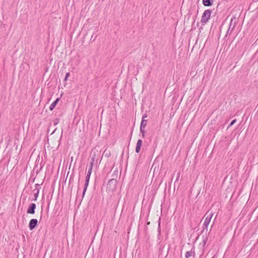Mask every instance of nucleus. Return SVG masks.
<instances>
[{"instance_id":"412c9836","label":"nucleus","mask_w":258,"mask_h":258,"mask_svg":"<svg viewBox=\"0 0 258 258\" xmlns=\"http://www.w3.org/2000/svg\"><path fill=\"white\" fill-rule=\"evenodd\" d=\"M58 122H55L54 123V125H56V124H57Z\"/></svg>"},{"instance_id":"dca6fc26","label":"nucleus","mask_w":258,"mask_h":258,"mask_svg":"<svg viewBox=\"0 0 258 258\" xmlns=\"http://www.w3.org/2000/svg\"><path fill=\"white\" fill-rule=\"evenodd\" d=\"M40 184L38 183H37L35 185V188L33 190V192H36L37 190H40V187H39Z\"/></svg>"},{"instance_id":"6ab92c4d","label":"nucleus","mask_w":258,"mask_h":258,"mask_svg":"<svg viewBox=\"0 0 258 258\" xmlns=\"http://www.w3.org/2000/svg\"><path fill=\"white\" fill-rule=\"evenodd\" d=\"M179 177H180V172H178L177 173V177H176V180H175V182L176 181H178L179 179Z\"/></svg>"},{"instance_id":"f8f14e48","label":"nucleus","mask_w":258,"mask_h":258,"mask_svg":"<svg viewBox=\"0 0 258 258\" xmlns=\"http://www.w3.org/2000/svg\"><path fill=\"white\" fill-rule=\"evenodd\" d=\"M233 22V19H231V21H230V24H229V29L227 32V34L228 33H231V32L233 31V30L235 28V22L234 23L233 25V26H232V28H231V26H232V23Z\"/></svg>"},{"instance_id":"6e6552de","label":"nucleus","mask_w":258,"mask_h":258,"mask_svg":"<svg viewBox=\"0 0 258 258\" xmlns=\"http://www.w3.org/2000/svg\"><path fill=\"white\" fill-rule=\"evenodd\" d=\"M90 178V177H86L85 183V185H84V189H83V194H82L83 198L84 197L85 192L87 190V187H88V186L89 184V182Z\"/></svg>"},{"instance_id":"0eeeda50","label":"nucleus","mask_w":258,"mask_h":258,"mask_svg":"<svg viewBox=\"0 0 258 258\" xmlns=\"http://www.w3.org/2000/svg\"><path fill=\"white\" fill-rule=\"evenodd\" d=\"M94 158H92L91 159V161L90 163L89 168L88 169V172H87V175L86 177H90V176H91V174L92 173V168H93V166L94 165Z\"/></svg>"},{"instance_id":"20e7f679","label":"nucleus","mask_w":258,"mask_h":258,"mask_svg":"<svg viewBox=\"0 0 258 258\" xmlns=\"http://www.w3.org/2000/svg\"><path fill=\"white\" fill-rule=\"evenodd\" d=\"M213 215V214L212 213L207 215V216L205 220L204 224H203L204 227L207 228V227L211 221V218H212Z\"/></svg>"},{"instance_id":"9d476101","label":"nucleus","mask_w":258,"mask_h":258,"mask_svg":"<svg viewBox=\"0 0 258 258\" xmlns=\"http://www.w3.org/2000/svg\"><path fill=\"white\" fill-rule=\"evenodd\" d=\"M142 144V140L141 139L138 140L137 141V143L136 148V152L137 153H139L140 152Z\"/></svg>"},{"instance_id":"a211bd4d","label":"nucleus","mask_w":258,"mask_h":258,"mask_svg":"<svg viewBox=\"0 0 258 258\" xmlns=\"http://www.w3.org/2000/svg\"><path fill=\"white\" fill-rule=\"evenodd\" d=\"M69 76H70V73H66V76H65V78H64V81H67V80L68 78L69 77Z\"/></svg>"},{"instance_id":"39448f33","label":"nucleus","mask_w":258,"mask_h":258,"mask_svg":"<svg viewBox=\"0 0 258 258\" xmlns=\"http://www.w3.org/2000/svg\"><path fill=\"white\" fill-rule=\"evenodd\" d=\"M38 221L36 219H32L29 223V228L30 230H32L37 225Z\"/></svg>"},{"instance_id":"aec40b11","label":"nucleus","mask_w":258,"mask_h":258,"mask_svg":"<svg viewBox=\"0 0 258 258\" xmlns=\"http://www.w3.org/2000/svg\"><path fill=\"white\" fill-rule=\"evenodd\" d=\"M147 117V114L145 113L143 114V115L142 116V119H145Z\"/></svg>"},{"instance_id":"f257e3e1","label":"nucleus","mask_w":258,"mask_h":258,"mask_svg":"<svg viewBox=\"0 0 258 258\" xmlns=\"http://www.w3.org/2000/svg\"><path fill=\"white\" fill-rule=\"evenodd\" d=\"M211 14H212L211 10H209V9L205 10L202 16V18H201V23L202 24H205V23H207L208 21V20H209V19L211 17Z\"/></svg>"},{"instance_id":"423d86ee","label":"nucleus","mask_w":258,"mask_h":258,"mask_svg":"<svg viewBox=\"0 0 258 258\" xmlns=\"http://www.w3.org/2000/svg\"><path fill=\"white\" fill-rule=\"evenodd\" d=\"M36 206L34 203H31L29 206L27 210V213L30 214H34L35 213V210Z\"/></svg>"},{"instance_id":"2eb2a0df","label":"nucleus","mask_w":258,"mask_h":258,"mask_svg":"<svg viewBox=\"0 0 258 258\" xmlns=\"http://www.w3.org/2000/svg\"><path fill=\"white\" fill-rule=\"evenodd\" d=\"M192 254V252L191 251H187L185 252V256L186 258H188L189 257H190Z\"/></svg>"},{"instance_id":"4468645a","label":"nucleus","mask_w":258,"mask_h":258,"mask_svg":"<svg viewBox=\"0 0 258 258\" xmlns=\"http://www.w3.org/2000/svg\"><path fill=\"white\" fill-rule=\"evenodd\" d=\"M39 190H37L36 191V192H34V199H33L34 201H36L37 200V199L38 197V195H39Z\"/></svg>"},{"instance_id":"f3484780","label":"nucleus","mask_w":258,"mask_h":258,"mask_svg":"<svg viewBox=\"0 0 258 258\" xmlns=\"http://www.w3.org/2000/svg\"><path fill=\"white\" fill-rule=\"evenodd\" d=\"M236 119H234V120H233L230 123L228 127H229L230 126L233 125L236 122Z\"/></svg>"},{"instance_id":"9b49d317","label":"nucleus","mask_w":258,"mask_h":258,"mask_svg":"<svg viewBox=\"0 0 258 258\" xmlns=\"http://www.w3.org/2000/svg\"><path fill=\"white\" fill-rule=\"evenodd\" d=\"M59 100H60V98H57L54 101H53L51 103V104L49 106L50 110L52 111L54 108L55 106L57 105V104L59 102Z\"/></svg>"},{"instance_id":"4be33fe9","label":"nucleus","mask_w":258,"mask_h":258,"mask_svg":"<svg viewBox=\"0 0 258 258\" xmlns=\"http://www.w3.org/2000/svg\"><path fill=\"white\" fill-rule=\"evenodd\" d=\"M233 25V24H232V26H231V28H232Z\"/></svg>"},{"instance_id":"ddd939ff","label":"nucleus","mask_w":258,"mask_h":258,"mask_svg":"<svg viewBox=\"0 0 258 258\" xmlns=\"http://www.w3.org/2000/svg\"><path fill=\"white\" fill-rule=\"evenodd\" d=\"M158 239L160 238V235H161V221H160V218L159 219L158 221Z\"/></svg>"},{"instance_id":"7ed1b4c3","label":"nucleus","mask_w":258,"mask_h":258,"mask_svg":"<svg viewBox=\"0 0 258 258\" xmlns=\"http://www.w3.org/2000/svg\"><path fill=\"white\" fill-rule=\"evenodd\" d=\"M116 184H117L116 180H115L114 179H111L108 182L107 188H110L111 190H113L116 188Z\"/></svg>"},{"instance_id":"1a4fd4ad","label":"nucleus","mask_w":258,"mask_h":258,"mask_svg":"<svg viewBox=\"0 0 258 258\" xmlns=\"http://www.w3.org/2000/svg\"><path fill=\"white\" fill-rule=\"evenodd\" d=\"M203 4L206 7H210L213 5L214 0H203Z\"/></svg>"},{"instance_id":"f03ea898","label":"nucleus","mask_w":258,"mask_h":258,"mask_svg":"<svg viewBox=\"0 0 258 258\" xmlns=\"http://www.w3.org/2000/svg\"><path fill=\"white\" fill-rule=\"evenodd\" d=\"M147 120L145 119H142L141 125H140V132L142 134L143 138L145 137V128L147 125Z\"/></svg>"}]
</instances>
